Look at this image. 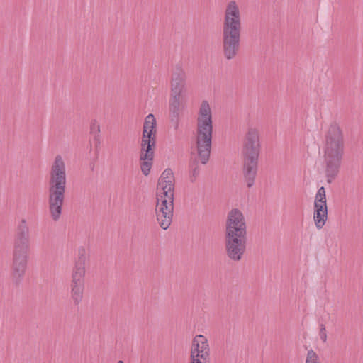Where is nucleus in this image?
Returning <instances> with one entry per match:
<instances>
[{
  "instance_id": "f257e3e1",
  "label": "nucleus",
  "mask_w": 363,
  "mask_h": 363,
  "mask_svg": "<svg viewBox=\"0 0 363 363\" xmlns=\"http://www.w3.org/2000/svg\"><path fill=\"white\" fill-rule=\"evenodd\" d=\"M343 133L337 122L332 123L325 135L324 172L330 184L337 177L344 155Z\"/></svg>"
},
{
  "instance_id": "f03ea898",
  "label": "nucleus",
  "mask_w": 363,
  "mask_h": 363,
  "mask_svg": "<svg viewBox=\"0 0 363 363\" xmlns=\"http://www.w3.org/2000/svg\"><path fill=\"white\" fill-rule=\"evenodd\" d=\"M67 184L65 163L58 155L51 166L48 181V208L52 220L61 217Z\"/></svg>"
},
{
  "instance_id": "7ed1b4c3",
  "label": "nucleus",
  "mask_w": 363,
  "mask_h": 363,
  "mask_svg": "<svg viewBox=\"0 0 363 363\" xmlns=\"http://www.w3.org/2000/svg\"><path fill=\"white\" fill-rule=\"evenodd\" d=\"M261 151L260 135L255 128H249L243 138L242 156V173L248 188L255 183L258 169V160Z\"/></svg>"
},
{
  "instance_id": "20e7f679",
  "label": "nucleus",
  "mask_w": 363,
  "mask_h": 363,
  "mask_svg": "<svg viewBox=\"0 0 363 363\" xmlns=\"http://www.w3.org/2000/svg\"><path fill=\"white\" fill-rule=\"evenodd\" d=\"M213 135L212 112L207 101L201 104L196 119V147L197 155L202 164L209 160Z\"/></svg>"
},
{
  "instance_id": "39448f33",
  "label": "nucleus",
  "mask_w": 363,
  "mask_h": 363,
  "mask_svg": "<svg viewBox=\"0 0 363 363\" xmlns=\"http://www.w3.org/2000/svg\"><path fill=\"white\" fill-rule=\"evenodd\" d=\"M247 242V226L225 228V250L232 261L240 262L245 253Z\"/></svg>"
},
{
  "instance_id": "423d86ee",
  "label": "nucleus",
  "mask_w": 363,
  "mask_h": 363,
  "mask_svg": "<svg viewBox=\"0 0 363 363\" xmlns=\"http://www.w3.org/2000/svg\"><path fill=\"white\" fill-rule=\"evenodd\" d=\"M87 259L86 249L78 250V257L72 273L70 294L74 305H79L82 299L84 289L85 264Z\"/></svg>"
},
{
  "instance_id": "0eeeda50",
  "label": "nucleus",
  "mask_w": 363,
  "mask_h": 363,
  "mask_svg": "<svg viewBox=\"0 0 363 363\" xmlns=\"http://www.w3.org/2000/svg\"><path fill=\"white\" fill-rule=\"evenodd\" d=\"M156 119L148 114L144 121L140 143V159H154L157 134Z\"/></svg>"
},
{
  "instance_id": "6e6552de",
  "label": "nucleus",
  "mask_w": 363,
  "mask_h": 363,
  "mask_svg": "<svg viewBox=\"0 0 363 363\" xmlns=\"http://www.w3.org/2000/svg\"><path fill=\"white\" fill-rule=\"evenodd\" d=\"M242 23L240 9L235 1H229L225 7L223 33H241Z\"/></svg>"
},
{
  "instance_id": "1a4fd4ad",
  "label": "nucleus",
  "mask_w": 363,
  "mask_h": 363,
  "mask_svg": "<svg viewBox=\"0 0 363 363\" xmlns=\"http://www.w3.org/2000/svg\"><path fill=\"white\" fill-rule=\"evenodd\" d=\"M174 198L157 195L155 213L157 220L163 230H167L172 222Z\"/></svg>"
},
{
  "instance_id": "9d476101",
  "label": "nucleus",
  "mask_w": 363,
  "mask_h": 363,
  "mask_svg": "<svg viewBox=\"0 0 363 363\" xmlns=\"http://www.w3.org/2000/svg\"><path fill=\"white\" fill-rule=\"evenodd\" d=\"M210 361V348L207 338L203 335H196L192 340L190 363H202Z\"/></svg>"
},
{
  "instance_id": "9b49d317",
  "label": "nucleus",
  "mask_w": 363,
  "mask_h": 363,
  "mask_svg": "<svg viewBox=\"0 0 363 363\" xmlns=\"http://www.w3.org/2000/svg\"><path fill=\"white\" fill-rule=\"evenodd\" d=\"M241 33H223V53L226 60L234 59L240 47Z\"/></svg>"
},
{
  "instance_id": "f8f14e48",
  "label": "nucleus",
  "mask_w": 363,
  "mask_h": 363,
  "mask_svg": "<svg viewBox=\"0 0 363 363\" xmlns=\"http://www.w3.org/2000/svg\"><path fill=\"white\" fill-rule=\"evenodd\" d=\"M30 234L26 219H22L16 227L13 238V250L29 252Z\"/></svg>"
},
{
  "instance_id": "ddd939ff",
  "label": "nucleus",
  "mask_w": 363,
  "mask_h": 363,
  "mask_svg": "<svg viewBox=\"0 0 363 363\" xmlns=\"http://www.w3.org/2000/svg\"><path fill=\"white\" fill-rule=\"evenodd\" d=\"M187 75L182 65L177 64L170 81V93L182 94L186 90Z\"/></svg>"
},
{
  "instance_id": "4468645a",
  "label": "nucleus",
  "mask_w": 363,
  "mask_h": 363,
  "mask_svg": "<svg viewBox=\"0 0 363 363\" xmlns=\"http://www.w3.org/2000/svg\"><path fill=\"white\" fill-rule=\"evenodd\" d=\"M160 187L162 193L160 196L174 198V177L171 169H166L159 178L157 188Z\"/></svg>"
},
{
  "instance_id": "2eb2a0df",
  "label": "nucleus",
  "mask_w": 363,
  "mask_h": 363,
  "mask_svg": "<svg viewBox=\"0 0 363 363\" xmlns=\"http://www.w3.org/2000/svg\"><path fill=\"white\" fill-rule=\"evenodd\" d=\"M182 94H171L169 98V110L170 122L175 130H177L179 125V114L181 106V99Z\"/></svg>"
},
{
  "instance_id": "dca6fc26",
  "label": "nucleus",
  "mask_w": 363,
  "mask_h": 363,
  "mask_svg": "<svg viewBox=\"0 0 363 363\" xmlns=\"http://www.w3.org/2000/svg\"><path fill=\"white\" fill-rule=\"evenodd\" d=\"M244 226H247V224L243 213L238 208L230 211L226 219L225 228Z\"/></svg>"
},
{
  "instance_id": "f3484780",
  "label": "nucleus",
  "mask_w": 363,
  "mask_h": 363,
  "mask_svg": "<svg viewBox=\"0 0 363 363\" xmlns=\"http://www.w3.org/2000/svg\"><path fill=\"white\" fill-rule=\"evenodd\" d=\"M328 218V208L326 203L315 201L314 203V221L318 229L322 228Z\"/></svg>"
},
{
  "instance_id": "a211bd4d",
  "label": "nucleus",
  "mask_w": 363,
  "mask_h": 363,
  "mask_svg": "<svg viewBox=\"0 0 363 363\" xmlns=\"http://www.w3.org/2000/svg\"><path fill=\"white\" fill-rule=\"evenodd\" d=\"M26 269L27 264L11 263L10 277L15 286H18L22 283Z\"/></svg>"
},
{
  "instance_id": "6ab92c4d",
  "label": "nucleus",
  "mask_w": 363,
  "mask_h": 363,
  "mask_svg": "<svg viewBox=\"0 0 363 363\" xmlns=\"http://www.w3.org/2000/svg\"><path fill=\"white\" fill-rule=\"evenodd\" d=\"M189 180L191 183H194L197 179L199 174V164L196 157H191L189 162Z\"/></svg>"
},
{
  "instance_id": "aec40b11",
  "label": "nucleus",
  "mask_w": 363,
  "mask_h": 363,
  "mask_svg": "<svg viewBox=\"0 0 363 363\" xmlns=\"http://www.w3.org/2000/svg\"><path fill=\"white\" fill-rule=\"evenodd\" d=\"M28 252L13 250L12 263L28 264Z\"/></svg>"
},
{
  "instance_id": "412c9836",
  "label": "nucleus",
  "mask_w": 363,
  "mask_h": 363,
  "mask_svg": "<svg viewBox=\"0 0 363 363\" xmlns=\"http://www.w3.org/2000/svg\"><path fill=\"white\" fill-rule=\"evenodd\" d=\"M141 172L145 176H147L152 166L153 159H140Z\"/></svg>"
},
{
  "instance_id": "4be33fe9",
  "label": "nucleus",
  "mask_w": 363,
  "mask_h": 363,
  "mask_svg": "<svg viewBox=\"0 0 363 363\" xmlns=\"http://www.w3.org/2000/svg\"><path fill=\"white\" fill-rule=\"evenodd\" d=\"M315 201L320 202L321 203H326L325 189L323 186H321L318 190Z\"/></svg>"
},
{
  "instance_id": "5701e85b",
  "label": "nucleus",
  "mask_w": 363,
  "mask_h": 363,
  "mask_svg": "<svg viewBox=\"0 0 363 363\" xmlns=\"http://www.w3.org/2000/svg\"><path fill=\"white\" fill-rule=\"evenodd\" d=\"M318 361L317 354L313 350H308L305 363H318Z\"/></svg>"
},
{
  "instance_id": "b1692460",
  "label": "nucleus",
  "mask_w": 363,
  "mask_h": 363,
  "mask_svg": "<svg viewBox=\"0 0 363 363\" xmlns=\"http://www.w3.org/2000/svg\"><path fill=\"white\" fill-rule=\"evenodd\" d=\"M319 335H320V340L323 342H327L328 336H327V333H326V328H325V325L324 324H323V323L320 325Z\"/></svg>"
},
{
  "instance_id": "393cba45",
  "label": "nucleus",
  "mask_w": 363,
  "mask_h": 363,
  "mask_svg": "<svg viewBox=\"0 0 363 363\" xmlns=\"http://www.w3.org/2000/svg\"><path fill=\"white\" fill-rule=\"evenodd\" d=\"M90 130L91 133H99L100 132V126L96 121L91 122Z\"/></svg>"
},
{
  "instance_id": "a878e982",
  "label": "nucleus",
  "mask_w": 363,
  "mask_h": 363,
  "mask_svg": "<svg viewBox=\"0 0 363 363\" xmlns=\"http://www.w3.org/2000/svg\"><path fill=\"white\" fill-rule=\"evenodd\" d=\"M117 363H123L122 360H119Z\"/></svg>"
}]
</instances>
